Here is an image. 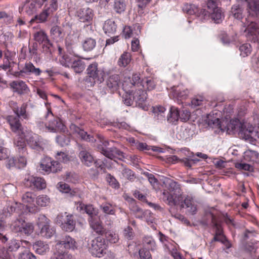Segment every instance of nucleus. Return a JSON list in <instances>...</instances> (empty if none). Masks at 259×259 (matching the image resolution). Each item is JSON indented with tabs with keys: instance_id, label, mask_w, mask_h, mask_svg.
Listing matches in <instances>:
<instances>
[{
	"instance_id": "20",
	"label": "nucleus",
	"mask_w": 259,
	"mask_h": 259,
	"mask_svg": "<svg viewBox=\"0 0 259 259\" xmlns=\"http://www.w3.org/2000/svg\"><path fill=\"white\" fill-rule=\"evenodd\" d=\"M65 127L59 119H54L49 122L48 125L45 124V131L56 132L65 131Z\"/></svg>"
},
{
	"instance_id": "33",
	"label": "nucleus",
	"mask_w": 259,
	"mask_h": 259,
	"mask_svg": "<svg viewBox=\"0 0 259 259\" xmlns=\"http://www.w3.org/2000/svg\"><path fill=\"white\" fill-rule=\"evenodd\" d=\"M103 29L106 34L110 35L116 31V25L114 21L109 19L105 22Z\"/></svg>"
},
{
	"instance_id": "62",
	"label": "nucleus",
	"mask_w": 259,
	"mask_h": 259,
	"mask_svg": "<svg viewBox=\"0 0 259 259\" xmlns=\"http://www.w3.org/2000/svg\"><path fill=\"white\" fill-rule=\"evenodd\" d=\"M27 153H25L24 154H22V156H19L17 162V167L20 168L24 167L27 163L26 158L25 157Z\"/></svg>"
},
{
	"instance_id": "13",
	"label": "nucleus",
	"mask_w": 259,
	"mask_h": 259,
	"mask_svg": "<svg viewBox=\"0 0 259 259\" xmlns=\"http://www.w3.org/2000/svg\"><path fill=\"white\" fill-rule=\"evenodd\" d=\"M56 249L66 250L70 248H74L75 246V240L69 236H63L60 240H56Z\"/></svg>"
},
{
	"instance_id": "35",
	"label": "nucleus",
	"mask_w": 259,
	"mask_h": 259,
	"mask_svg": "<svg viewBox=\"0 0 259 259\" xmlns=\"http://www.w3.org/2000/svg\"><path fill=\"white\" fill-rule=\"evenodd\" d=\"M15 211L16 208L12 205L4 207L0 212V219L1 221H4L5 219L10 217Z\"/></svg>"
},
{
	"instance_id": "21",
	"label": "nucleus",
	"mask_w": 259,
	"mask_h": 259,
	"mask_svg": "<svg viewBox=\"0 0 259 259\" xmlns=\"http://www.w3.org/2000/svg\"><path fill=\"white\" fill-rule=\"evenodd\" d=\"M106 85L111 92L117 91L120 85L119 76L117 74L110 75L106 80Z\"/></svg>"
},
{
	"instance_id": "52",
	"label": "nucleus",
	"mask_w": 259,
	"mask_h": 259,
	"mask_svg": "<svg viewBox=\"0 0 259 259\" xmlns=\"http://www.w3.org/2000/svg\"><path fill=\"white\" fill-rule=\"evenodd\" d=\"M240 55L243 57L248 56L251 53V46L249 44H245L239 48Z\"/></svg>"
},
{
	"instance_id": "60",
	"label": "nucleus",
	"mask_w": 259,
	"mask_h": 259,
	"mask_svg": "<svg viewBox=\"0 0 259 259\" xmlns=\"http://www.w3.org/2000/svg\"><path fill=\"white\" fill-rule=\"evenodd\" d=\"M163 199L164 201H166V202L169 205H173L174 203H175V201L174 198V195L172 194L169 193L168 192H163ZM176 202H175V203Z\"/></svg>"
},
{
	"instance_id": "24",
	"label": "nucleus",
	"mask_w": 259,
	"mask_h": 259,
	"mask_svg": "<svg viewBox=\"0 0 259 259\" xmlns=\"http://www.w3.org/2000/svg\"><path fill=\"white\" fill-rule=\"evenodd\" d=\"M18 135L14 140V144L19 153L24 154L26 153V145L24 138V134Z\"/></svg>"
},
{
	"instance_id": "19",
	"label": "nucleus",
	"mask_w": 259,
	"mask_h": 259,
	"mask_svg": "<svg viewBox=\"0 0 259 259\" xmlns=\"http://www.w3.org/2000/svg\"><path fill=\"white\" fill-rule=\"evenodd\" d=\"M79 150V157L82 163L88 166H91L94 162L93 156L83 147H81Z\"/></svg>"
},
{
	"instance_id": "25",
	"label": "nucleus",
	"mask_w": 259,
	"mask_h": 259,
	"mask_svg": "<svg viewBox=\"0 0 259 259\" xmlns=\"http://www.w3.org/2000/svg\"><path fill=\"white\" fill-rule=\"evenodd\" d=\"M62 229L67 232L72 231L75 227V223L72 215H66L64 222L61 226Z\"/></svg>"
},
{
	"instance_id": "59",
	"label": "nucleus",
	"mask_w": 259,
	"mask_h": 259,
	"mask_svg": "<svg viewBox=\"0 0 259 259\" xmlns=\"http://www.w3.org/2000/svg\"><path fill=\"white\" fill-rule=\"evenodd\" d=\"M20 247V242L17 240H12L9 243L8 249L9 251L15 253Z\"/></svg>"
},
{
	"instance_id": "28",
	"label": "nucleus",
	"mask_w": 259,
	"mask_h": 259,
	"mask_svg": "<svg viewBox=\"0 0 259 259\" xmlns=\"http://www.w3.org/2000/svg\"><path fill=\"white\" fill-rule=\"evenodd\" d=\"M171 90L174 97L177 98L178 100H180L186 99L189 93L187 89L180 88L178 90V87H173Z\"/></svg>"
},
{
	"instance_id": "29",
	"label": "nucleus",
	"mask_w": 259,
	"mask_h": 259,
	"mask_svg": "<svg viewBox=\"0 0 259 259\" xmlns=\"http://www.w3.org/2000/svg\"><path fill=\"white\" fill-rule=\"evenodd\" d=\"M89 222L91 227L99 235H103L106 230L103 227L100 222L95 218L89 219Z\"/></svg>"
},
{
	"instance_id": "27",
	"label": "nucleus",
	"mask_w": 259,
	"mask_h": 259,
	"mask_svg": "<svg viewBox=\"0 0 259 259\" xmlns=\"http://www.w3.org/2000/svg\"><path fill=\"white\" fill-rule=\"evenodd\" d=\"M22 71L27 75L34 74L36 76H39L41 70L39 68H36L33 64L29 62L25 64L24 67L22 69Z\"/></svg>"
},
{
	"instance_id": "53",
	"label": "nucleus",
	"mask_w": 259,
	"mask_h": 259,
	"mask_svg": "<svg viewBox=\"0 0 259 259\" xmlns=\"http://www.w3.org/2000/svg\"><path fill=\"white\" fill-rule=\"evenodd\" d=\"M21 230L19 232L24 233L26 235H29L33 232V226L31 223H24L22 227L21 228Z\"/></svg>"
},
{
	"instance_id": "54",
	"label": "nucleus",
	"mask_w": 259,
	"mask_h": 259,
	"mask_svg": "<svg viewBox=\"0 0 259 259\" xmlns=\"http://www.w3.org/2000/svg\"><path fill=\"white\" fill-rule=\"evenodd\" d=\"M140 77L137 74L133 75L132 80H130V84H131V88H140L142 87V83L140 82Z\"/></svg>"
},
{
	"instance_id": "6",
	"label": "nucleus",
	"mask_w": 259,
	"mask_h": 259,
	"mask_svg": "<svg viewBox=\"0 0 259 259\" xmlns=\"http://www.w3.org/2000/svg\"><path fill=\"white\" fill-rule=\"evenodd\" d=\"M58 8L57 0H51L49 7L45 9L39 15H36L30 20V23L32 24L34 22L42 23L45 22L47 18L53 12L56 11Z\"/></svg>"
},
{
	"instance_id": "31",
	"label": "nucleus",
	"mask_w": 259,
	"mask_h": 259,
	"mask_svg": "<svg viewBox=\"0 0 259 259\" xmlns=\"http://www.w3.org/2000/svg\"><path fill=\"white\" fill-rule=\"evenodd\" d=\"M184 206H186L187 208L188 212L190 214H194L197 211L196 206L194 204L193 199L190 197L187 196L183 200Z\"/></svg>"
},
{
	"instance_id": "42",
	"label": "nucleus",
	"mask_w": 259,
	"mask_h": 259,
	"mask_svg": "<svg viewBox=\"0 0 259 259\" xmlns=\"http://www.w3.org/2000/svg\"><path fill=\"white\" fill-rule=\"evenodd\" d=\"M105 236L109 242L111 243H116L119 241L118 235L115 232L111 231H105Z\"/></svg>"
},
{
	"instance_id": "58",
	"label": "nucleus",
	"mask_w": 259,
	"mask_h": 259,
	"mask_svg": "<svg viewBox=\"0 0 259 259\" xmlns=\"http://www.w3.org/2000/svg\"><path fill=\"white\" fill-rule=\"evenodd\" d=\"M231 12L234 18L240 20L242 18V10L239 6H234L231 9Z\"/></svg>"
},
{
	"instance_id": "43",
	"label": "nucleus",
	"mask_w": 259,
	"mask_h": 259,
	"mask_svg": "<svg viewBox=\"0 0 259 259\" xmlns=\"http://www.w3.org/2000/svg\"><path fill=\"white\" fill-rule=\"evenodd\" d=\"M71 68L76 73H80L85 69V64L81 60L74 61L72 64Z\"/></svg>"
},
{
	"instance_id": "39",
	"label": "nucleus",
	"mask_w": 259,
	"mask_h": 259,
	"mask_svg": "<svg viewBox=\"0 0 259 259\" xmlns=\"http://www.w3.org/2000/svg\"><path fill=\"white\" fill-rule=\"evenodd\" d=\"M51 34L55 39L62 38L64 36L63 29L59 26L54 25L51 29Z\"/></svg>"
},
{
	"instance_id": "51",
	"label": "nucleus",
	"mask_w": 259,
	"mask_h": 259,
	"mask_svg": "<svg viewBox=\"0 0 259 259\" xmlns=\"http://www.w3.org/2000/svg\"><path fill=\"white\" fill-rule=\"evenodd\" d=\"M23 250L19 253V259H36L33 255L28 249L23 247Z\"/></svg>"
},
{
	"instance_id": "17",
	"label": "nucleus",
	"mask_w": 259,
	"mask_h": 259,
	"mask_svg": "<svg viewBox=\"0 0 259 259\" xmlns=\"http://www.w3.org/2000/svg\"><path fill=\"white\" fill-rule=\"evenodd\" d=\"M9 85L15 93L19 95L26 93L29 90L25 82L22 80H14L12 81Z\"/></svg>"
},
{
	"instance_id": "48",
	"label": "nucleus",
	"mask_w": 259,
	"mask_h": 259,
	"mask_svg": "<svg viewBox=\"0 0 259 259\" xmlns=\"http://www.w3.org/2000/svg\"><path fill=\"white\" fill-rule=\"evenodd\" d=\"M56 141L61 146H65L69 144L70 138L64 134H61L57 136Z\"/></svg>"
},
{
	"instance_id": "10",
	"label": "nucleus",
	"mask_w": 259,
	"mask_h": 259,
	"mask_svg": "<svg viewBox=\"0 0 259 259\" xmlns=\"http://www.w3.org/2000/svg\"><path fill=\"white\" fill-rule=\"evenodd\" d=\"M22 201L26 205L29 212L35 213L39 211L38 207L34 205L35 195L31 192H26L21 196Z\"/></svg>"
},
{
	"instance_id": "37",
	"label": "nucleus",
	"mask_w": 259,
	"mask_h": 259,
	"mask_svg": "<svg viewBox=\"0 0 259 259\" xmlns=\"http://www.w3.org/2000/svg\"><path fill=\"white\" fill-rule=\"evenodd\" d=\"M66 48L68 53L74 56H79L77 45L74 41L66 40Z\"/></svg>"
},
{
	"instance_id": "26",
	"label": "nucleus",
	"mask_w": 259,
	"mask_h": 259,
	"mask_svg": "<svg viewBox=\"0 0 259 259\" xmlns=\"http://www.w3.org/2000/svg\"><path fill=\"white\" fill-rule=\"evenodd\" d=\"M33 249L38 254H44L49 252L50 247L47 243L39 240L33 243Z\"/></svg>"
},
{
	"instance_id": "18",
	"label": "nucleus",
	"mask_w": 259,
	"mask_h": 259,
	"mask_svg": "<svg viewBox=\"0 0 259 259\" xmlns=\"http://www.w3.org/2000/svg\"><path fill=\"white\" fill-rule=\"evenodd\" d=\"M254 130L253 127L247 123H242L240 131H239V135L242 139L248 140L250 138H253Z\"/></svg>"
},
{
	"instance_id": "12",
	"label": "nucleus",
	"mask_w": 259,
	"mask_h": 259,
	"mask_svg": "<svg viewBox=\"0 0 259 259\" xmlns=\"http://www.w3.org/2000/svg\"><path fill=\"white\" fill-rule=\"evenodd\" d=\"M76 15L80 22L91 24L94 16V12L88 7L80 8L77 11Z\"/></svg>"
},
{
	"instance_id": "7",
	"label": "nucleus",
	"mask_w": 259,
	"mask_h": 259,
	"mask_svg": "<svg viewBox=\"0 0 259 259\" xmlns=\"http://www.w3.org/2000/svg\"><path fill=\"white\" fill-rule=\"evenodd\" d=\"M34 40L39 44H42V51L46 54H52L55 48L48 39L46 33L43 31H39L34 33Z\"/></svg>"
},
{
	"instance_id": "30",
	"label": "nucleus",
	"mask_w": 259,
	"mask_h": 259,
	"mask_svg": "<svg viewBox=\"0 0 259 259\" xmlns=\"http://www.w3.org/2000/svg\"><path fill=\"white\" fill-rule=\"evenodd\" d=\"M27 105L26 104H23L20 107L14 108L13 111L16 114L15 116L18 117L19 118H21L24 119H28L29 114L26 111Z\"/></svg>"
},
{
	"instance_id": "34",
	"label": "nucleus",
	"mask_w": 259,
	"mask_h": 259,
	"mask_svg": "<svg viewBox=\"0 0 259 259\" xmlns=\"http://www.w3.org/2000/svg\"><path fill=\"white\" fill-rule=\"evenodd\" d=\"M179 118V112L177 108L171 107L167 115V120L169 123L176 124Z\"/></svg>"
},
{
	"instance_id": "47",
	"label": "nucleus",
	"mask_w": 259,
	"mask_h": 259,
	"mask_svg": "<svg viewBox=\"0 0 259 259\" xmlns=\"http://www.w3.org/2000/svg\"><path fill=\"white\" fill-rule=\"evenodd\" d=\"M125 90L126 91V94L123 97V102L126 105L131 106L135 102V100H133V98L132 97L133 89L129 90L128 91H126V89H125Z\"/></svg>"
},
{
	"instance_id": "55",
	"label": "nucleus",
	"mask_w": 259,
	"mask_h": 259,
	"mask_svg": "<svg viewBox=\"0 0 259 259\" xmlns=\"http://www.w3.org/2000/svg\"><path fill=\"white\" fill-rule=\"evenodd\" d=\"M122 176L131 181H133L136 178L134 172L130 169L124 168L122 170Z\"/></svg>"
},
{
	"instance_id": "50",
	"label": "nucleus",
	"mask_w": 259,
	"mask_h": 259,
	"mask_svg": "<svg viewBox=\"0 0 259 259\" xmlns=\"http://www.w3.org/2000/svg\"><path fill=\"white\" fill-rule=\"evenodd\" d=\"M204 102V98L201 96H197L191 100V106L192 108H195L202 106Z\"/></svg>"
},
{
	"instance_id": "61",
	"label": "nucleus",
	"mask_w": 259,
	"mask_h": 259,
	"mask_svg": "<svg viewBox=\"0 0 259 259\" xmlns=\"http://www.w3.org/2000/svg\"><path fill=\"white\" fill-rule=\"evenodd\" d=\"M139 254L140 259H152L150 251L145 247L139 250Z\"/></svg>"
},
{
	"instance_id": "11",
	"label": "nucleus",
	"mask_w": 259,
	"mask_h": 259,
	"mask_svg": "<svg viewBox=\"0 0 259 259\" xmlns=\"http://www.w3.org/2000/svg\"><path fill=\"white\" fill-rule=\"evenodd\" d=\"M132 97L133 100H135L137 106L143 109H145L146 107L145 102L147 99V95L142 87L137 88L135 91L133 90Z\"/></svg>"
},
{
	"instance_id": "36",
	"label": "nucleus",
	"mask_w": 259,
	"mask_h": 259,
	"mask_svg": "<svg viewBox=\"0 0 259 259\" xmlns=\"http://www.w3.org/2000/svg\"><path fill=\"white\" fill-rule=\"evenodd\" d=\"M131 60V55L128 52H124L119 57L117 64L119 67H125L130 64Z\"/></svg>"
},
{
	"instance_id": "32",
	"label": "nucleus",
	"mask_w": 259,
	"mask_h": 259,
	"mask_svg": "<svg viewBox=\"0 0 259 259\" xmlns=\"http://www.w3.org/2000/svg\"><path fill=\"white\" fill-rule=\"evenodd\" d=\"M50 259H72V256L66 250L56 249V251Z\"/></svg>"
},
{
	"instance_id": "5",
	"label": "nucleus",
	"mask_w": 259,
	"mask_h": 259,
	"mask_svg": "<svg viewBox=\"0 0 259 259\" xmlns=\"http://www.w3.org/2000/svg\"><path fill=\"white\" fill-rule=\"evenodd\" d=\"M50 221L45 215L40 214L37 224L40 229V235L45 238H50L55 233L56 231L50 226Z\"/></svg>"
},
{
	"instance_id": "44",
	"label": "nucleus",
	"mask_w": 259,
	"mask_h": 259,
	"mask_svg": "<svg viewBox=\"0 0 259 259\" xmlns=\"http://www.w3.org/2000/svg\"><path fill=\"white\" fill-rule=\"evenodd\" d=\"M207 217L210 219L213 227L216 228L215 235H223L222 230L217 222L215 217L211 212L207 214Z\"/></svg>"
},
{
	"instance_id": "38",
	"label": "nucleus",
	"mask_w": 259,
	"mask_h": 259,
	"mask_svg": "<svg viewBox=\"0 0 259 259\" xmlns=\"http://www.w3.org/2000/svg\"><path fill=\"white\" fill-rule=\"evenodd\" d=\"M126 6L124 0H114L113 8L116 13L121 14L125 10Z\"/></svg>"
},
{
	"instance_id": "8",
	"label": "nucleus",
	"mask_w": 259,
	"mask_h": 259,
	"mask_svg": "<svg viewBox=\"0 0 259 259\" xmlns=\"http://www.w3.org/2000/svg\"><path fill=\"white\" fill-rule=\"evenodd\" d=\"M40 167L42 170L48 173H56L60 171L62 168L61 164L58 161L52 160L51 158L48 157L41 160Z\"/></svg>"
},
{
	"instance_id": "4",
	"label": "nucleus",
	"mask_w": 259,
	"mask_h": 259,
	"mask_svg": "<svg viewBox=\"0 0 259 259\" xmlns=\"http://www.w3.org/2000/svg\"><path fill=\"white\" fill-rule=\"evenodd\" d=\"M101 142L102 144L98 146V150L106 157L114 160L115 158L121 160L124 158L123 152L116 147H107L109 145L108 141H103Z\"/></svg>"
},
{
	"instance_id": "1",
	"label": "nucleus",
	"mask_w": 259,
	"mask_h": 259,
	"mask_svg": "<svg viewBox=\"0 0 259 259\" xmlns=\"http://www.w3.org/2000/svg\"><path fill=\"white\" fill-rule=\"evenodd\" d=\"M206 122L212 128H218V130H219L218 133L220 132L223 133L226 131L230 135L235 132L239 133L242 125V123L237 119L231 120L226 124V121L221 122L219 118L213 117L210 114L208 115ZM215 132H218V131Z\"/></svg>"
},
{
	"instance_id": "41",
	"label": "nucleus",
	"mask_w": 259,
	"mask_h": 259,
	"mask_svg": "<svg viewBox=\"0 0 259 259\" xmlns=\"http://www.w3.org/2000/svg\"><path fill=\"white\" fill-rule=\"evenodd\" d=\"M96 42L95 39L92 38H87L82 44V47L84 51H90L96 46Z\"/></svg>"
},
{
	"instance_id": "56",
	"label": "nucleus",
	"mask_w": 259,
	"mask_h": 259,
	"mask_svg": "<svg viewBox=\"0 0 259 259\" xmlns=\"http://www.w3.org/2000/svg\"><path fill=\"white\" fill-rule=\"evenodd\" d=\"M100 207L103 212L106 214L114 215L115 214V209L110 204L106 203L102 204Z\"/></svg>"
},
{
	"instance_id": "3",
	"label": "nucleus",
	"mask_w": 259,
	"mask_h": 259,
	"mask_svg": "<svg viewBox=\"0 0 259 259\" xmlns=\"http://www.w3.org/2000/svg\"><path fill=\"white\" fill-rule=\"evenodd\" d=\"M89 245V252L95 257H101L106 253L105 241L101 237H97L92 240Z\"/></svg>"
},
{
	"instance_id": "16",
	"label": "nucleus",
	"mask_w": 259,
	"mask_h": 259,
	"mask_svg": "<svg viewBox=\"0 0 259 259\" xmlns=\"http://www.w3.org/2000/svg\"><path fill=\"white\" fill-rule=\"evenodd\" d=\"M7 120L13 132L18 134H24L23 128L20 122L18 117H16L14 115H9L7 117Z\"/></svg>"
},
{
	"instance_id": "40",
	"label": "nucleus",
	"mask_w": 259,
	"mask_h": 259,
	"mask_svg": "<svg viewBox=\"0 0 259 259\" xmlns=\"http://www.w3.org/2000/svg\"><path fill=\"white\" fill-rule=\"evenodd\" d=\"M19 218H17L12 223L11 226L13 230L15 232H19L21 228L23 226L25 220L18 214Z\"/></svg>"
},
{
	"instance_id": "49",
	"label": "nucleus",
	"mask_w": 259,
	"mask_h": 259,
	"mask_svg": "<svg viewBox=\"0 0 259 259\" xmlns=\"http://www.w3.org/2000/svg\"><path fill=\"white\" fill-rule=\"evenodd\" d=\"M36 202L39 206H46L50 203V198L47 195H39L36 199Z\"/></svg>"
},
{
	"instance_id": "2",
	"label": "nucleus",
	"mask_w": 259,
	"mask_h": 259,
	"mask_svg": "<svg viewBox=\"0 0 259 259\" xmlns=\"http://www.w3.org/2000/svg\"><path fill=\"white\" fill-rule=\"evenodd\" d=\"M87 74L85 82L88 87H93L95 83H100L104 80V72L98 68V64H90L87 70Z\"/></svg>"
},
{
	"instance_id": "15",
	"label": "nucleus",
	"mask_w": 259,
	"mask_h": 259,
	"mask_svg": "<svg viewBox=\"0 0 259 259\" xmlns=\"http://www.w3.org/2000/svg\"><path fill=\"white\" fill-rule=\"evenodd\" d=\"M25 180L27 182L26 184L32 189L42 190L46 187V181L41 178L29 176Z\"/></svg>"
},
{
	"instance_id": "9",
	"label": "nucleus",
	"mask_w": 259,
	"mask_h": 259,
	"mask_svg": "<svg viewBox=\"0 0 259 259\" xmlns=\"http://www.w3.org/2000/svg\"><path fill=\"white\" fill-rule=\"evenodd\" d=\"M47 0H32L26 1L23 6L19 8L20 13L32 15L34 14L38 8H40Z\"/></svg>"
},
{
	"instance_id": "22",
	"label": "nucleus",
	"mask_w": 259,
	"mask_h": 259,
	"mask_svg": "<svg viewBox=\"0 0 259 259\" xmlns=\"http://www.w3.org/2000/svg\"><path fill=\"white\" fill-rule=\"evenodd\" d=\"M76 207L78 211L87 213L90 217L89 219L94 218V217L97 214V212L92 205H86L82 202H78Z\"/></svg>"
},
{
	"instance_id": "45",
	"label": "nucleus",
	"mask_w": 259,
	"mask_h": 259,
	"mask_svg": "<svg viewBox=\"0 0 259 259\" xmlns=\"http://www.w3.org/2000/svg\"><path fill=\"white\" fill-rule=\"evenodd\" d=\"M15 253L9 251L8 248L6 249L3 248L0 249V259H15Z\"/></svg>"
},
{
	"instance_id": "64",
	"label": "nucleus",
	"mask_w": 259,
	"mask_h": 259,
	"mask_svg": "<svg viewBox=\"0 0 259 259\" xmlns=\"http://www.w3.org/2000/svg\"><path fill=\"white\" fill-rule=\"evenodd\" d=\"M123 234L124 237L128 240H132L134 238V232L133 230L130 226H127L124 229Z\"/></svg>"
},
{
	"instance_id": "14",
	"label": "nucleus",
	"mask_w": 259,
	"mask_h": 259,
	"mask_svg": "<svg viewBox=\"0 0 259 259\" xmlns=\"http://www.w3.org/2000/svg\"><path fill=\"white\" fill-rule=\"evenodd\" d=\"M28 145L33 149L36 150H42L46 144L42 138L37 135L33 134L31 135L27 140Z\"/></svg>"
},
{
	"instance_id": "63",
	"label": "nucleus",
	"mask_w": 259,
	"mask_h": 259,
	"mask_svg": "<svg viewBox=\"0 0 259 259\" xmlns=\"http://www.w3.org/2000/svg\"><path fill=\"white\" fill-rule=\"evenodd\" d=\"M144 243L145 247L148 249L153 250L155 246V243L151 237H145L144 239Z\"/></svg>"
},
{
	"instance_id": "46",
	"label": "nucleus",
	"mask_w": 259,
	"mask_h": 259,
	"mask_svg": "<svg viewBox=\"0 0 259 259\" xmlns=\"http://www.w3.org/2000/svg\"><path fill=\"white\" fill-rule=\"evenodd\" d=\"M210 17L216 23H220L222 21L223 15L220 9H216L211 12Z\"/></svg>"
},
{
	"instance_id": "23",
	"label": "nucleus",
	"mask_w": 259,
	"mask_h": 259,
	"mask_svg": "<svg viewBox=\"0 0 259 259\" xmlns=\"http://www.w3.org/2000/svg\"><path fill=\"white\" fill-rule=\"evenodd\" d=\"M70 128L73 133L77 134L82 139L88 142H94L95 141V139L93 137L88 135L86 132L80 129L75 124H71L70 125Z\"/></svg>"
},
{
	"instance_id": "57",
	"label": "nucleus",
	"mask_w": 259,
	"mask_h": 259,
	"mask_svg": "<svg viewBox=\"0 0 259 259\" xmlns=\"http://www.w3.org/2000/svg\"><path fill=\"white\" fill-rule=\"evenodd\" d=\"M56 158L63 163H67L70 161V157L63 152H58L56 155Z\"/></svg>"
}]
</instances>
